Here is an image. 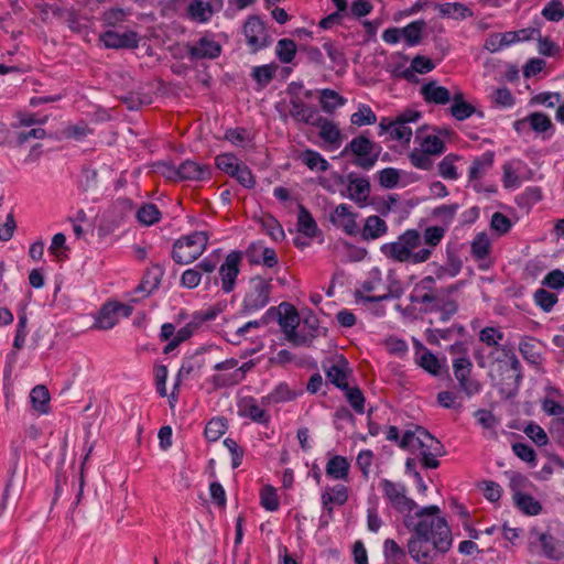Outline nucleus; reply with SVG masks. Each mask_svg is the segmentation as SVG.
Returning a JSON list of instances; mask_svg holds the SVG:
<instances>
[{
  "label": "nucleus",
  "mask_w": 564,
  "mask_h": 564,
  "mask_svg": "<svg viewBox=\"0 0 564 564\" xmlns=\"http://www.w3.org/2000/svg\"><path fill=\"white\" fill-rule=\"evenodd\" d=\"M538 340L533 337H523L519 343V351L523 359L531 365L541 362V352L538 349Z\"/></svg>",
  "instance_id": "4c0bfd02"
},
{
  "label": "nucleus",
  "mask_w": 564,
  "mask_h": 564,
  "mask_svg": "<svg viewBox=\"0 0 564 564\" xmlns=\"http://www.w3.org/2000/svg\"><path fill=\"white\" fill-rule=\"evenodd\" d=\"M215 164L217 169L232 177L240 162L235 154L224 153L216 156Z\"/></svg>",
  "instance_id": "5fc2aeb1"
},
{
  "label": "nucleus",
  "mask_w": 564,
  "mask_h": 564,
  "mask_svg": "<svg viewBox=\"0 0 564 564\" xmlns=\"http://www.w3.org/2000/svg\"><path fill=\"white\" fill-rule=\"evenodd\" d=\"M278 66L275 64H267L261 66H254L251 72V77L258 85V90L267 87L273 79Z\"/></svg>",
  "instance_id": "49530a36"
},
{
  "label": "nucleus",
  "mask_w": 564,
  "mask_h": 564,
  "mask_svg": "<svg viewBox=\"0 0 564 564\" xmlns=\"http://www.w3.org/2000/svg\"><path fill=\"white\" fill-rule=\"evenodd\" d=\"M420 94L427 104L446 105L452 100V95L446 87L431 80L420 88Z\"/></svg>",
  "instance_id": "6ab92c4d"
},
{
  "label": "nucleus",
  "mask_w": 564,
  "mask_h": 564,
  "mask_svg": "<svg viewBox=\"0 0 564 564\" xmlns=\"http://www.w3.org/2000/svg\"><path fill=\"white\" fill-rule=\"evenodd\" d=\"M297 230L307 238L315 237L318 230L315 219L303 205L299 207Z\"/></svg>",
  "instance_id": "c9c22d12"
},
{
  "label": "nucleus",
  "mask_w": 564,
  "mask_h": 564,
  "mask_svg": "<svg viewBox=\"0 0 564 564\" xmlns=\"http://www.w3.org/2000/svg\"><path fill=\"white\" fill-rule=\"evenodd\" d=\"M261 506L268 511H276L280 506L279 497L275 489L271 486H265L261 490Z\"/></svg>",
  "instance_id": "0e129e2a"
},
{
  "label": "nucleus",
  "mask_w": 564,
  "mask_h": 564,
  "mask_svg": "<svg viewBox=\"0 0 564 564\" xmlns=\"http://www.w3.org/2000/svg\"><path fill=\"white\" fill-rule=\"evenodd\" d=\"M322 505L336 503L343 506L348 500V488L344 485H336L329 488V491H325L322 497Z\"/></svg>",
  "instance_id": "09e8293b"
},
{
  "label": "nucleus",
  "mask_w": 564,
  "mask_h": 564,
  "mask_svg": "<svg viewBox=\"0 0 564 564\" xmlns=\"http://www.w3.org/2000/svg\"><path fill=\"white\" fill-rule=\"evenodd\" d=\"M409 159L411 164L420 170L429 171L433 166L431 155L422 150H413L409 154Z\"/></svg>",
  "instance_id": "774afa93"
},
{
  "label": "nucleus",
  "mask_w": 564,
  "mask_h": 564,
  "mask_svg": "<svg viewBox=\"0 0 564 564\" xmlns=\"http://www.w3.org/2000/svg\"><path fill=\"white\" fill-rule=\"evenodd\" d=\"M379 135L389 133L391 139L403 141V142H410L412 137V130L405 124H401L400 120L394 119L391 120L387 117L381 118L379 122Z\"/></svg>",
  "instance_id": "f3484780"
},
{
  "label": "nucleus",
  "mask_w": 564,
  "mask_h": 564,
  "mask_svg": "<svg viewBox=\"0 0 564 564\" xmlns=\"http://www.w3.org/2000/svg\"><path fill=\"white\" fill-rule=\"evenodd\" d=\"M379 487L389 505L400 513L414 514L420 509L417 503L406 496V487L402 482L381 479Z\"/></svg>",
  "instance_id": "6e6552de"
},
{
  "label": "nucleus",
  "mask_w": 564,
  "mask_h": 564,
  "mask_svg": "<svg viewBox=\"0 0 564 564\" xmlns=\"http://www.w3.org/2000/svg\"><path fill=\"white\" fill-rule=\"evenodd\" d=\"M242 256L243 252L239 250L229 252L218 268V276L206 275L205 289L210 290L213 285H218L220 282L223 292L225 294L231 293L236 288L240 273Z\"/></svg>",
  "instance_id": "39448f33"
},
{
  "label": "nucleus",
  "mask_w": 564,
  "mask_h": 564,
  "mask_svg": "<svg viewBox=\"0 0 564 564\" xmlns=\"http://www.w3.org/2000/svg\"><path fill=\"white\" fill-rule=\"evenodd\" d=\"M345 391V397L351 408L358 413L364 414L365 413V397L362 394V391L358 387H349L347 386L346 389H343Z\"/></svg>",
  "instance_id": "6e6d98bb"
},
{
  "label": "nucleus",
  "mask_w": 564,
  "mask_h": 564,
  "mask_svg": "<svg viewBox=\"0 0 564 564\" xmlns=\"http://www.w3.org/2000/svg\"><path fill=\"white\" fill-rule=\"evenodd\" d=\"M426 26L424 20H416L402 28V37L408 46H415L422 41V33Z\"/></svg>",
  "instance_id": "37998d69"
},
{
  "label": "nucleus",
  "mask_w": 564,
  "mask_h": 564,
  "mask_svg": "<svg viewBox=\"0 0 564 564\" xmlns=\"http://www.w3.org/2000/svg\"><path fill=\"white\" fill-rule=\"evenodd\" d=\"M312 126H315L319 128V137L330 144L339 143L340 141V130L338 127L329 121L326 118H323L322 116H318V118L312 123Z\"/></svg>",
  "instance_id": "2f4dec72"
},
{
  "label": "nucleus",
  "mask_w": 564,
  "mask_h": 564,
  "mask_svg": "<svg viewBox=\"0 0 564 564\" xmlns=\"http://www.w3.org/2000/svg\"><path fill=\"white\" fill-rule=\"evenodd\" d=\"M415 346L422 351V354L416 358L417 365L429 373L438 376L442 369L440 359L421 343L416 341Z\"/></svg>",
  "instance_id": "cd10ccee"
},
{
  "label": "nucleus",
  "mask_w": 564,
  "mask_h": 564,
  "mask_svg": "<svg viewBox=\"0 0 564 564\" xmlns=\"http://www.w3.org/2000/svg\"><path fill=\"white\" fill-rule=\"evenodd\" d=\"M209 241L207 231H193L175 240L172 259L177 264H189L196 261L206 250Z\"/></svg>",
  "instance_id": "20e7f679"
},
{
  "label": "nucleus",
  "mask_w": 564,
  "mask_h": 564,
  "mask_svg": "<svg viewBox=\"0 0 564 564\" xmlns=\"http://www.w3.org/2000/svg\"><path fill=\"white\" fill-rule=\"evenodd\" d=\"M438 506L421 507L414 514H405L404 527L412 532L406 543L408 553L417 564H431L436 553H446L452 546V532L445 518L438 517Z\"/></svg>",
  "instance_id": "f257e3e1"
},
{
  "label": "nucleus",
  "mask_w": 564,
  "mask_h": 564,
  "mask_svg": "<svg viewBox=\"0 0 564 564\" xmlns=\"http://www.w3.org/2000/svg\"><path fill=\"white\" fill-rule=\"evenodd\" d=\"M444 234L445 230L438 226L427 227L423 235L416 229H406L395 241L383 243L380 251L395 262L423 263L431 258Z\"/></svg>",
  "instance_id": "f03ea898"
},
{
  "label": "nucleus",
  "mask_w": 564,
  "mask_h": 564,
  "mask_svg": "<svg viewBox=\"0 0 564 564\" xmlns=\"http://www.w3.org/2000/svg\"><path fill=\"white\" fill-rule=\"evenodd\" d=\"M416 443L421 449V464L424 468H437L438 457L445 454L443 444L430 434L429 431L417 426Z\"/></svg>",
  "instance_id": "1a4fd4ad"
},
{
  "label": "nucleus",
  "mask_w": 564,
  "mask_h": 564,
  "mask_svg": "<svg viewBox=\"0 0 564 564\" xmlns=\"http://www.w3.org/2000/svg\"><path fill=\"white\" fill-rule=\"evenodd\" d=\"M100 40L107 48H137L139 45V36L134 31L118 33L109 30L100 35Z\"/></svg>",
  "instance_id": "2eb2a0df"
},
{
  "label": "nucleus",
  "mask_w": 564,
  "mask_h": 564,
  "mask_svg": "<svg viewBox=\"0 0 564 564\" xmlns=\"http://www.w3.org/2000/svg\"><path fill=\"white\" fill-rule=\"evenodd\" d=\"M118 323V314L112 302H109L100 308L96 321L95 327L98 329H110Z\"/></svg>",
  "instance_id": "e433bc0d"
},
{
  "label": "nucleus",
  "mask_w": 564,
  "mask_h": 564,
  "mask_svg": "<svg viewBox=\"0 0 564 564\" xmlns=\"http://www.w3.org/2000/svg\"><path fill=\"white\" fill-rule=\"evenodd\" d=\"M435 8L442 17L455 20H464L473 15V11L460 2L437 3Z\"/></svg>",
  "instance_id": "7c9ffc66"
},
{
  "label": "nucleus",
  "mask_w": 564,
  "mask_h": 564,
  "mask_svg": "<svg viewBox=\"0 0 564 564\" xmlns=\"http://www.w3.org/2000/svg\"><path fill=\"white\" fill-rule=\"evenodd\" d=\"M381 145L372 141L368 135L361 133L351 139L340 152V156L352 155L351 163L365 171L371 170L378 162L381 153Z\"/></svg>",
  "instance_id": "7ed1b4c3"
},
{
  "label": "nucleus",
  "mask_w": 564,
  "mask_h": 564,
  "mask_svg": "<svg viewBox=\"0 0 564 564\" xmlns=\"http://www.w3.org/2000/svg\"><path fill=\"white\" fill-rule=\"evenodd\" d=\"M339 183H348V191L350 199L357 203H364L367 200L370 194V183L367 178L357 177L355 173H349L346 176L338 177Z\"/></svg>",
  "instance_id": "dca6fc26"
},
{
  "label": "nucleus",
  "mask_w": 564,
  "mask_h": 564,
  "mask_svg": "<svg viewBox=\"0 0 564 564\" xmlns=\"http://www.w3.org/2000/svg\"><path fill=\"white\" fill-rule=\"evenodd\" d=\"M239 415L263 425H268L271 420V415L253 398L243 401L239 408Z\"/></svg>",
  "instance_id": "4be33fe9"
},
{
  "label": "nucleus",
  "mask_w": 564,
  "mask_h": 564,
  "mask_svg": "<svg viewBox=\"0 0 564 564\" xmlns=\"http://www.w3.org/2000/svg\"><path fill=\"white\" fill-rule=\"evenodd\" d=\"M529 128L536 133H545L549 130H554V126L550 117L540 111L528 115Z\"/></svg>",
  "instance_id": "de8ad7c7"
},
{
  "label": "nucleus",
  "mask_w": 564,
  "mask_h": 564,
  "mask_svg": "<svg viewBox=\"0 0 564 564\" xmlns=\"http://www.w3.org/2000/svg\"><path fill=\"white\" fill-rule=\"evenodd\" d=\"M452 101L453 104L449 108L451 115L458 121H463L476 112L475 107L464 99L462 93L455 94Z\"/></svg>",
  "instance_id": "72a5a7b5"
},
{
  "label": "nucleus",
  "mask_w": 564,
  "mask_h": 564,
  "mask_svg": "<svg viewBox=\"0 0 564 564\" xmlns=\"http://www.w3.org/2000/svg\"><path fill=\"white\" fill-rule=\"evenodd\" d=\"M350 464L348 459L340 455H335L326 464V475L335 480H347Z\"/></svg>",
  "instance_id": "393cba45"
},
{
  "label": "nucleus",
  "mask_w": 564,
  "mask_h": 564,
  "mask_svg": "<svg viewBox=\"0 0 564 564\" xmlns=\"http://www.w3.org/2000/svg\"><path fill=\"white\" fill-rule=\"evenodd\" d=\"M300 333L310 337V344L319 335V322L312 311H308L307 315L303 318V329Z\"/></svg>",
  "instance_id": "680f3d73"
},
{
  "label": "nucleus",
  "mask_w": 564,
  "mask_h": 564,
  "mask_svg": "<svg viewBox=\"0 0 564 564\" xmlns=\"http://www.w3.org/2000/svg\"><path fill=\"white\" fill-rule=\"evenodd\" d=\"M227 429L225 417H214L206 424L204 434L209 442H216L226 433Z\"/></svg>",
  "instance_id": "603ef678"
},
{
  "label": "nucleus",
  "mask_w": 564,
  "mask_h": 564,
  "mask_svg": "<svg viewBox=\"0 0 564 564\" xmlns=\"http://www.w3.org/2000/svg\"><path fill=\"white\" fill-rule=\"evenodd\" d=\"M349 373V369L347 367V361L341 359L337 364L332 365L326 369V379L336 388L343 390L348 386L347 377Z\"/></svg>",
  "instance_id": "bb28decb"
},
{
  "label": "nucleus",
  "mask_w": 564,
  "mask_h": 564,
  "mask_svg": "<svg viewBox=\"0 0 564 564\" xmlns=\"http://www.w3.org/2000/svg\"><path fill=\"white\" fill-rule=\"evenodd\" d=\"M534 301L544 312H551L557 302L556 294L546 291L545 289H538L534 292Z\"/></svg>",
  "instance_id": "052dcab7"
},
{
  "label": "nucleus",
  "mask_w": 564,
  "mask_h": 564,
  "mask_svg": "<svg viewBox=\"0 0 564 564\" xmlns=\"http://www.w3.org/2000/svg\"><path fill=\"white\" fill-rule=\"evenodd\" d=\"M294 397L289 386L281 382L269 394L262 397L260 402L262 405H269L291 401Z\"/></svg>",
  "instance_id": "a19ab883"
},
{
  "label": "nucleus",
  "mask_w": 564,
  "mask_h": 564,
  "mask_svg": "<svg viewBox=\"0 0 564 564\" xmlns=\"http://www.w3.org/2000/svg\"><path fill=\"white\" fill-rule=\"evenodd\" d=\"M410 301L412 303L422 304V313H434L435 311H426L431 306H438V302L443 301L438 297V289H436L435 278L426 275L422 278L413 288L410 294Z\"/></svg>",
  "instance_id": "9d476101"
},
{
  "label": "nucleus",
  "mask_w": 564,
  "mask_h": 564,
  "mask_svg": "<svg viewBox=\"0 0 564 564\" xmlns=\"http://www.w3.org/2000/svg\"><path fill=\"white\" fill-rule=\"evenodd\" d=\"M562 102V95L560 93L543 91L534 95L530 104L531 105H543L547 108H553L556 104Z\"/></svg>",
  "instance_id": "338daca9"
},
{
  "label": "nucleus",
  "mask_w": 564,
  "mask_h": 564,
  "mask_svg": "<svg viewBox=\"0 0 564 564\" xmlns=\"http://www.w3.org/2000/svg\"><path fill=\"white\" fill-rule=\"evenodd\" d=\"M164 272L165 270L161 264H153L144 273V276L140 285L138 286V290L144 291L148 294L152 293L161 284Z\"/></svg>",
  "instance_id": "c85d7f7f"
},
{
  "label": "nucleus",
  "mask_w": 564,
  "mask_h": 564,
  "mask_svg": "<svg viewBox=\"0 0 564 564\" xmlns=\"http://www.w3.org/2000/svg\"><path fill=\"white\" fill-rule=\"evenodd\" d=\"M542 15L552 22H558L564 18V6L560 0L550 1L542 10Z\"/></svg>",
  "instance_id": "e2e57ef3"
},
{
  "label": "nucleus",
  "mask_w": 564,
  "mask_h": 564,
  "mask_svg": "<svg viewBox=\"0 0 564 564\" xmlns=\"http://www.w3.org/2000/svg\"><path fill=\"white\" fill-rule=\"evenodd\" d=\"M516 506L525 514L536 516L542 511L541 503L528 494L517 491L513 495Z\"/></svg>",
  "instance_id": "79ce46f5"
},
{
  "label": "nucleus",
  "mask_w": 564,
  "mask_h": 564,
  "mask_svg": "<svg viewBox=\"0 0 564 564\" xmlns=\"http://www.w3.org/2000/svg\"><path fill=\"white\" fill-rule=\"evenodd\" d=\"M180 176L182 181H205L212 176L208 165L199 164L193 160H185L180 165Z\"/></svg>",
  "instance_id": "a211bd4d"
},
{
  "label": "nucleus",
  "mask_w": 564,
  "mask_h": 564,
  "mask_svg": "<svg viewBox=\"0 0 564 564\" xmlns=\"http://www.w3.org/2000/svg\"><path fill=\"white\" fill-rule=\"evenodd\" d=\"M187 53L191 61L215 59L221 53V45L208 36H202L188 46Z\"/></svg>",
  "instance_id": "4468645a"
},
{
  "label": "nucleus",
  "mask_w": 564,
  "mask_h": 564,
  "mask_svg": "<svg viewBox=\"0 0 564 564\" xmlns=\"http://www.w3.org/2000/svg\"><path fill=\"white\" fill-rule=\"evenodd\" d=\"M275 54L283 64L292 63L296 54V44L291 39H281L276 43Z\"/></svg>",
  "instance_id": "3c124183"
},
{
  "label": "nucleus",
  "mask_w": 564,
  "mask_h": 564,
  "mask_svg": "<svg viewBox=\"0 0 564 564\" xmlns=\"http://www.w3.org/2000/svg\"><path fill=\"white\" fill-rule=\"evenodd\" d=\"M387 231V223L379 216L371 215L366 218L365 226L361 231V237L364 240H373L384 236Z\"/></svg>",
  "instance_id": "a878e982"
},
{
  "label": "nucleus",
  "mask_w": 564,
  "mask_h": 564,
  "mask_svg": "<svg viewBox=\"0 0 564 564\" xmlns=\"http://www.w3.org/2000/svg\"><path fill=\"white\" fill-rule=\"evenodd\" d=\"M243 34L247 45L252 53H257L272 44L264 22L258 15H250L243 24Z\"/></svg>",
  "instance_id": "9b49d317"
},
{
  "label": "nucleus",
  "mask_w": 564,
  "mask_h": 564,
  "mask_svg": "<svg viewBox=\"0 0 564 564\" xmlns=\"http://www.w3.org/2000/svg\"><path fill=\"white\" fill-rule=\"evenodd\" d=\"M377 121V116L372 109L365 104H360L358 111L350 116V122L355 126L362 127L373 124Z\"/></svg>",
  "instance_id": "864d4df0"
},
{
  "label": "nucleus",
  "mask_w": 564,
  "mask_h": 564,
  "mask_svg": "<svg viewBox=\"0 0 564 564\" xmlns=\"http://www.w3.org/2000/svg\"><path fill=\"white\" fill-rule=\"evenodd\" d=\"M271 291V279H264L260 275L252 276L248 282V290L242 300L241 313L247 315L265 307L270 302Z\"/></svg>",
  "instance_id": "0eeeda50"
},
{
  "label": "nucleus",
  "mask_w": 564,
  "mask_h": 564,
  "mask_svg": "<svg viewBox=\"0 0 564 564\" xmlns=\"http://www.w3.org/2000/svg\"><path fill=\"white\" fill-rule=\"evenodd\" d=\"M274 317H276L278 323L289 343L294 346L310 345V337H306L305 334L296 330L301 318L294 305L288 302H282L278 307H275V314L271 315L270 319Z\"/></svg>",
  "instance_id": "423d86ee"
},
{
  "label": "nucleus",
  "mask_w": 564,
  "mask_h": 564,
  "mask_svg": "<svg viewBox=\"0 0 564 564\" xmlns=\"http://www.w3.org/2000/svg\"><path fill=\"white\" fill-rule=\"evenodd\" d=\"M458 159L455 154H447L438 163V174L445 180H457L458 173L455 166V161Z\"/></svg>",
  "instance_id": "13d9d810"
},
{
  "label": "nucleus",
  "mask_w": 564,
  "mask_h": 564,
  "mask_svg": "<svg viewBox=\"0 0 564 564\" xmlns=\"http://www.w3.org/2000/svg\"><path fill=\"white\" fill-rule=\"evenodd\" d=\"M290 116L296 122L312 126L319 116L317 109L305 104L302 98L290 100Z\"/></svg>",
  "instance_id": "412c9836"
},
{
  "label": "nucleus",
  "mask_w": 564,
  "mask_h": 564,
  "mask_svg": "<svg viewBox=\"0 0 564 564\" xmlns=\"http://www.w3.org/2000/svg\"><path fill=\"white\" fill-rule=\"evenodd\" d=\"M300 159L312 171L326 172L330 166L327 160L315 150L306 149Z\"/></svg>",
  "instance_id": "ea45409f"
},
{
  "label": "nucleus",
  "mask_w": 564,
  "mask_h": 564,
  "mask_svg": "<svg viewBox=\"0 0 564 564\" xmlns=\"http://www.w3.org/2000/svg\"><path fill=\"white\" fill-rule=\"evenodd\" d=\"M31 403L34 410L40 413L48 412L50 392L43 384L35 386L30 393Z\"/></svg>",
  "instance_id": "c03bdc74"
},
{
  "label": "nucleus",
  "mask_w": 564,
  "mask_h": 564,
  "mask_svg": "<svg viewBox=\"0 0 564 564\" xmlns=\"http://www.w3.org/2000/svg\"><path fill=\"white\" fill-rule=\"evenodd\" d=\"M462 284L463 282H457L438 289V297H442L443 301L438 302V306H431L426 311H437L440 313L438 321L448 322L458 312V303L451 295L457 292Z\"/></svg>",
  "instance_id": "ddd939ff"
},
{
  "label": "nucleus",
  "mask_w": 564,
  "mask_h": 564,
  "mask_svg": "<svg viewBox=\"0 0 564 564\" xmlns=\"http://www.w3.org/2000/svg\"><path fill=\"white\" fill-rule=\"evenodd\" d=\"M135 216L142 225L151 226L160 220L161 212L155 204L145 203L138 209Z\"/></svg>",
  "instance_id": "8fccbe9b"
},
{
  "label": "nucleus",
  "mask_w": 564,
  "mask_h": 564,
  "mask_svg": "<svg viewBox=\"0 0 564 564\" xmlns=\"http://www.w3.org/2000/svg\"><path fill=\"white\" fill-rule=\"evenodd\" d=\"M421 150L427 152L430 155H441L446 151L444 141L437 135H427L421 143Z\"/></svg>",
  "instance_id": "4d7b16f0"
},
{
  "label": "nucleus",
  "mask_w": 564,
  "mask_h": 564,
  "mask_svg": "<svg viewBox=\"0 0 564 564\" xmlns=\"http://www.w3.org/2000/svg\"><path fill=\"white\" fill-rule=\"evenodd\" d=\"M512 451L514 455L519 457L521 460L529 463L532 466H535L536 454L530 445L520 442L513 443Z\"/></svg>",
  "instance_id": "69168bd1"
},
{
  "label": "nucleus",
  "mask_w": 564,
  "mask_h": 564,
  "mask_svg": "<svg viewBox=\"0 0 564 564\" xmlns=\"http://www.w3.org/2000/svg\"><path fill=\"white\" fill-rule=\"evenodd\" d=\"M332 221L337 226L343 228V230L347 235H356L357 232V224L355 220V215L349 210V206L346 204H339L332 216Z\"/></svg>",
  "instance_id": "5701e85b"
},
{
  "label": "nucleus",
  "mask_w": 564,
  "mask_h": 564,
  "mask_svg": "<svg viewBox=\"0 0 564 564\" xmlns=\"http://www.w3.org/2000/svg\"><path fill=\"white\" fill-rule=\"evenodd\" d=\"M378 181L381 187L391 189L394 188L400 181L399 170L393 167H386L378 172Z\"/></svg>",
  "instance_id": "bf43d9fd"
},
{
  "label": "nucleus",
  "mask_w": 564,
  "mask_h": 564,
  "mask_svg": "<svg viewBox=\"0 0 564 564\" xmlns=\"http://www.w3.org/2000/svg\"><path fill=\"white\" fill-rule=\"evenodd\" d=\"M206 360L203 349L196 350L195 354L183 358L181 368L176 375V384L181 379L198 376L202 368L205 366Z\"/></svg>",
  "instance_id": "aec40b11"
},
{
  "label": "nucleus",
  "mask_w": 564,
  "mask_h": 564,
  "mask_svg": "<svg viewBox=\"0 0 564 564\" xmlns=\"http://www.w3.org/2000/svg\"><path fill=\"white\" fill-rule=\"evenodd\" d=\"M382 549L384 564H408L406 552L393 539H386Z\"/></svg>",
  "instance_id": "c756f323"
},
{
  "label": "nucleus",
  "mask_w": 564,
  "mask_h": 564,
  "mask_svg": "<svg viewBox=\"0 0 564 564\" xmlns=\"http://www.w3.org/2000/svg\"><path fill=\"white\" fill-rule=\"evenodd\" d=\"M495 154L491 151H487L481 156L476 158L468 171L469 180H479L485 173L492 166Z\"/></svg>",
  "instance_id": "f704fd0d"
},
{
  "label": "nucleus",
  "mask_w": 564,
  "mask_h": 564,
  "mask_svg": "<svg viewBox=\"0 0 564 564\" xmlns=\"http://www.w3.org/2000/svg\"><path fill=\"white\" fill-rule=\"evenodd\" d=\"M319 102L323 111L332 113L335 109L343 106L346 99L333 89L325 88L319 91Z\"/></svg>",
  "instance_id": "a18cd8bd"
},
{
  "label": "nucleus",
  "mask_w": 564,
  "mask_h": 564,
  "mask_svg": "<svg viewBox=\"0 0 564 564\" xmlns=\"http://www.w3.org/2000/svg\"><path fill=\"white\" fill-rule=\"evenodd\" d=\"M253 367L254 362L252 360H249L247 362H243L239 368H237L234 372L229 375H215L213 377V382L217 387L238 384L245 379L246 373L250 371Z\"/></svg>",
  "instance_id": "b1692460"
},
{
  "label": "nucleus",
  "mask_w": 564,
  "mask_h": 564,
  "mask_svg": "<svg viewBox=\"0 0 564 564\" xmlns=\"http://www.w3.org/2000/svg\"><path fill=\"white\" fill-rule=\"evenodd\" d=\"M213 13L212 4L202 0H194L187 7V15L195 22H207Z\"/></svg>",
  "instance_id": "58836bf2"
},
{
  "label": "nucleus",
  "mask_w": 564,
  "mask_h": 564,
  "mask_svg": "<svg viewBox=\"0 0 564 564\" xmlns=\"http://www.w3.org/2000/svg\"><path fill=\"white\" fill-rule=\"evenodd\" d=\"M542 554L550 560H560L564 555V547L556 538L549 533L540 535Z\"/></svg>",
  "instance_id": "473e14b6"
},
{
  "label": "nucleus",
  "mask_w": 564,
  "mask_h": 564,
  "mask_svg": "<svg viewBox=\"0 0 564 564\" xmlns=\"http://www.w3.org/2000/svg\"><path fill=\"white\" fill-rule=\"evenodd\" d=\"M473 364L466 357H459L453 360L454 376L458 382L460 391L467 397H473L480 392L481 384L476 379L470 378Z\"/></svg>",
  "instance_id": "f8f14e48"
}]
</instances>
